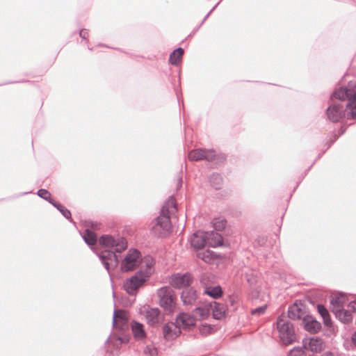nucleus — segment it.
I'll return each mask as SVG.
<instances>
[{
    "mask_svg": "<svg viewBox=\"0 0 356 356\" xmlns=\"http://www.w3.org/2000/svg\"><path fill=\"white\" fill-rule=\"evenodd\" d=\"M335 99L337 100L336 98L332 99V95L330 96V106L326 109V115L330 121L333 123H337L343 118L347 120L356 119V117L350 118L348 116L349 111H353L356 112L354 105L348 106V102H347L346 108H344V106L341 102H336Z\"/></svg>",
    "mask_w": 356,
    "mask_h": 356,
    "instance_id": "obj_2",
    "label": "nucleus"
},
{
    "mask_svg": "<svg viewBox=\"0 0 356 356\" xmlns=\"http://www.w3.org/2000/svg\"><path fill=\"white\" fill-rule=\"evenodd\" d=\"M302 324L304 328L310 333L315 334L321 328V324L312 316H303Z\"/></svg>",
    "mask_w": 356,
    "mask_h": 356,
    "instance_id": "obj_16",
    "label": "nucleus"
},
{
    "mask_svg": "<svg viewBox=\"0 0 356 356\" xmlns=\"http://www.w3.org/2000/svg\"><path fill=\"white\" fill-rule=\"evenodd\" d=\"M346 128L344 127L343 126H341L339 129V136H342L343 134H344V133L346 132Z\"/></svg>",
    "mask_w": 356,
    "mask_h": 356,
    "instance_id": "obj_44",
    "label": "nucleus"
},
{
    "mask_svg": "<svg viewBox=\"0 0 356 356\" xmlns=\"http://www.w3.org/2000/svg\"><path fill=\"white\" fill-rule=\"evenodd\" d=\"M88 49L92 51V48H90V47H88Z\"/></svg>",
    "mask_w": 356,
    "mask_h": 356,
    "instance_id": "obj_52",
    "label": "nucleus"
},
{
    "mask_svg": "<svg viewBox=\"0 0 356 356\" xmlns=\"http://www.w3.org/2000/svg\"><path fill=\"white\" fill-rule=\"evenodd\" d=\"M179 181L180 183H181V181H182L181 178H180Z\"/></svg>",
    "mask_w": 356,
    "mask_h": 356,
    "instance_id": "obj_50",
    "label": "nucleus"
},
{
    "mask_svg": "<svg viewBox=\"0 0 356 356\" xmlns=\"http://www.w3.org/2000/svg\"><path fill=\"white\" fill-rule=\"evenodd\" d=\"M196 257L207 264L211 263L215 258L214 253L208 250L198 251L196 254Z\"/></svg>",
    "mask_w": 356,
    "mask_h": 356,
    "instance_id": "obj_25",
    "label": "nucleus"
},
{
    "mask_svg": "<svg viewBox=\"0 0 356 356\" xmlns=\"http://www.w3.org/2000/svg\"><path fill=\"white\" fill-rule=\"evenodd\" d=\"M113 298H115V293H114V292L113 293Z\"/></svg>",
    "mask_w": 356,
    "mask_h": 356,
    "instance_id": "obj_49",
    "label": "nucleus"
},
{
    "mask_svg": "<svg viewBox=\"0 0 356 356\" xmlns=\"http://www.w3.org/2000/svg\"><path fill=\"white\" fill-rule=\"evenodd\" d=\"M356 80H349L348 85L341 87L339 90H335L332 94V99L336 98L338 101L348 100V106L354 105L356 111ZM348 116L350 118L356 117V112L349 111Z\"/></svg>",
    "mask_w": 356,
    "mask_h": 356,
    "instance_id": "obj_3",
    "label": "nucleus"
},
{
    "mask_svg": "<svg viewBox=\"0 0 356 356\" xmlns=\"http://www.w3.org/2000/svg\"><path fill=\"white\" fill-rule=\"evenodd\" d=\"M209 183L215 190H220L222 188L223 179L220 174L213 172L209 176Z\"/></svg>",
    "mask_w": 356,
    "mask_h": 356,
    "instance_id": "obj_23",
    "label": "nucleus"
},
{
    "mask_svg": "<svg viewBox=\"0 0 356 356\" xmlns=\"http://www.w3.org/2000/svg\"><path fill=\"white\" fill-rule=\"evenodd\" d=\"M109 340H110V338H108V339H106V343H107V342H108V341H109Z\"/></svg>",
    "mask_w": 356,
    "mask_h": 356,
    "instance_id": "obj_48",
    "label": "nucleus"
},
{
    "mask_svg": "<svg viewBox=\"0 0 356 356\" xmlns=\"http://www.w3.org/2000/svg\"><path fill=\"white\" fill-rule=\"evenodd\" d=\"M117 238L111 235H102L99 239V244L104 247H113Z\"/></svg>",
    "mask_w": 356,
    "mask_h": 356,
    "instance_id": "obj_29",
    "label": "nucleus"
},
{
    "mask_svg": "<svg viewBox=\"0 0 356 356\" xmlns=\"http://www.w3.org/2000/svg\"><path fill=\"white\" fill-rule=\"evenodd\" d=\"M172 339L177 338L181 334L180 326H179L177 324H175V326L172 328Z\"/></svg>",
    "mask_w": 356,
    "mask_h": 356,
    "instance_id": "obj_39",
    "label": "nucleus"
},
{
    "mask_svg": "<svg viewBox=\"0 0 356 356\" xmlns=\"http://www.w3.org/2000/svg\"><path fill=\"white\" fill-rule=\"evenodd\" d=\"M128 323V316L124 310H115L113 317V326L123 329Z\"/></svg>",
    "mask_w": 356,
    "mask_h": 356,
    "instance_id": "obj_17",
    "label": "nucleus"
},
{
    "mask_svg": "<svg viewBox=\"0 0 356 356\" xmlns=\"http://www.w3.org/2000/svg\"><path fill=\"white\" fill-rule=\"evenodd\" d=\"M118 340H120L122 342V339L120 337H118Z\"/></svg>",
    "mask_w": 356,
    "mask_h": 356,
    "instance_id": "obj_51",
    "label": "nucleus"
},
{
    "mask_svg": "<svg viewBox=\"0 0 356 356\" xmlns=\"http://www.w3.org/2000/svg\"><path fill=\"white\" fill-rule=\"evenodd\" d=\"M303 348L313 353H321L324 349V342L321 337H313L302 340Z\"/></svg>",
    "mask_w": 356,
    "mask_h": 356,
    "instance_id": "obj_13",
    "label": "nucleus"
},
{
    "mask_svg": "<svg viewBox=\"0 0 356 356\" xmlns=\"http://www.w3.org/2000/svg\"><path fill=\"white\" fill-rule=\"evenodd\" d=\"M218 6V3L216 4L213 8L209 12V13L204 17L201 24L197 26V28L193 31V33L195 34L198 29L200 28V26L204 23V22L207 19V18L209 17L211 13L213 12V10L216 8V7Z\"/></svg>",
    "mask_w": 356,
    "mask_h": 356,
    "instance_id": "obj_40",
    "label": "nucleus"
},
{
    "mask_svg": "<svg viewBox=\"0 0 356 356\" xmlns=\"http://www.w3.org/2000/svg\"><path fill=\"white\" fill-rule=\"evenodd\" d=\"M218 157L215 151L212 149H196L188 153V159L191 161L206 160L214 161Z\"/></svg>",
    "mask_w": 356,
    "mask_h": 356,
    "instance_id": "obj_11",
    "label": "nucleus"
},
{
    "mask_svg": "<svg viewBox=\"0 0 356 356\" xmlns=\"http://www.w3.org/2000/svg\"><path fill=\"white\" fill-rule=\"evenodd\" d=\"M144 263L145 264L146 268L144 270H142L143 271H150L151 275L153 273L152 267L155 263L154 259L150 257L147 256L144 258Z\"/></svg>",
    "mask_w": 356,
    "mask_h": 356,
    "instance_id": "obj_34",
    "label": "nucleus"
},
{
    "mask_svg": "<svg viewBox=\"0 0 356 356\" xmlns=\"http://www.w3.org/2000/svg\"><path fill=\"white\" fill-rule=\"evenodd\" d=\"M99 260L110 274V268H116L119 264L118 255L111 250H104L97 253Z\"/></svg>",
    "mask_w": 356,
    "mask_h": 356,
    "instance_id": "obj_10",
    "label": "nucleus"
},
{
    "mask_svg": "<svg viewBox=\"0 0 356 356\" xmlns=\"http://www.w3.org/2000/svg\"><path fill=\"white\" fill-rule=\"evenodd\" d=\"M322 356H334L333 353L330 351L325 352Z\"/></svg>",
    "mask_w": 356,
    "mask_h": 356,
    "instance_id": "obj_45",
    "label": "nucleus"
},
{
    "mask_svg": "<svg viewBox=\"0 0 356 356\" xmlns=\"http://www.w3.org/2000/svg\"><path fill=\"white\" fill-rule=\"evenodd\" d=\"M198 296L196 289L193 287H185L181 293V300L185 306L196 305Z\"/></svg>",
    "mask_w": 356,
    "mask_h": 356,
    "instance_id": "obj_14",
    "label": "nucleus"
},
{
    "mask_svg": "<svg viewBox=\"0 0 356 356\" xmlns=\"http://www.w3.org/2000/svg\"><path fill=\"white\" fill-rule=\"evenodd\" d=\"M266 309H267V305H263V306H260V307H258L252 309L251 311V314L252 315H258V316H259V315L263 314L266 312Z\"/></svg>",
    "mask_w": 356,
    "mask_h": 356,
    "instance_id": "obj_38",
    "label": "nucleus"
},
{
    "mask_svg": "<svg viewBox=\"0 0 356 356\" xmlns=\"http://www.w3.org/2000/svg\"><path fill=\"white\" fill-rule=\"evenodd\" d=\"M159 305L169 313L174 311L176 306V295L170 286H163L157 290Z\"/></svg>",
    "mask_w": 356,
    "mask_h": 356,
    "instance_id": "obj_6",
    "label": "nucleus"
},
{
    "mask_svg": "<svg viewBox=\"0 0 356 356\" xmlns=\"http://www.w3.org/2000/svg\"><path fill=\"white\" fill-rule=\"evenodd\" d=\"M348 306L351 307L355 312H356V300L351 301Z\"/></svg>",
    "mask_w": 356,
    "mask_h": 356,
    "instance_id": "obj_43",
    "label": "nucleus"
},
{
    "mask_svg": "<svg viewBox=\"0 0 356 356\" xmlns=\"http://www.w3.org/2000/svg\"><path fill=\"white\" fill-rule=\"evenodd\" d=\"M337 138H338V136H337L336 134L332 133L330 135V142L328 143V145H327L325 151L331 147V145L337 140Z\"/></svg>",
    "mask_w": 356,
    "mask_h": 356,
    "instance_id": "obj_41",
    "label": "nucleus"
},
{
    "mask_svg": "<svg viewBox=\"0 0 356 356\" xmlns=\"http://www.w3.org/2000/svg\"><path fill=\"white\" fill-rule=\"evenodd\" d=\"M113 248H115V253H120L127 248V241L123 237H118Z\"/></svg>",
    "mask_w": 356,
    "mask_h": 356,
    "instance_id": "obj_28",
    "label": "nucleus"
},
{
    "mask_svg": "<svg viewBox=\"0 0 356 356\" xmlns=\"http://www.w3.org/2000/svg\"><path fill=\"white\" fill-rule=\"evenodd\" d=\"M317 310L318 314L323 318L324 324L326 325H331L330 315L326 307L323 305L318 304L317 305Z\"/></svg>",
    "mask_w": 356,
    "mask_h": 356,
    "instance_id": "obj_26",
    "label": "nucleus"
},
{
    "mask_svg": "<svg viewBox=\"0 0 356 356\" xmlns=\"http://www.w3.org/2000/svg\"><path fill=\"white\" fill-rule=\"evenodd\" d=\"M345 298L341 295L332 298L330 301L332 312L334 313L336 318L343 323H348L352 321V314L343 308Z\"/></svg>",
    "mask_w": 356,
    "mask_h": 356,
    "instance_id": "obj_8",
    "label": "nucleus"
},
{
    "mask_svg": "<svg viewBox=\"0 0 356 356\" xmlns=\"http://www.w3.org/2000/svg\"><path fill=\"white\" fill-rule=\"evenodd\" d=\"M238 296L233 293V294L229 295L227 296L225 305H228V308L230 307L233 310H235V309H236L237 306H238Z\"/></svg>",
    "mask_w": 356,
    "mask_h": 356,
    "instance_id": "obj_32",
    "label": "nucleus"
},
{
    "mask_svg": "<svg viewBox=\"0 0 356 356\" xmlns=\"http://www.w3.org/2000/svg\"><path fill=\"white\" fill-rule=\"evenodd\" d=\"M142 261L140 252L136 249H130L121 261L120 268L123 272L134 270Z\"/></svg>",
    "mask_w": 356,
    "mask_h": 356,
    "instance_id": "obj_9",
    "label": "nucleus"
},
{
    "mask_svg": "<svg viewBox=\"0 0 356 356\" xmlns=\"http://www.w3.org/2000/svg\"><path fill=\"white\" fill-rule=\"evenodd\" d=\"M207 234V232L202 231L195 232L190 239L191 247L195 250H203L206 245Z\"/></svg>",
    "mask_w": 356,
    "mask_h": 356,
    "instance_id": "obj_15",
    "label": "nucleus"
},
{
    "mask_svg": "<svg viewBox=\"0 0 356 356\" xmlns=\"http://www.w3.org/2000/svg\"><path fill=\"white\" fill-rule=\"evenodd\" d=\"M276 324L280 340L285 346L290 345L296 341L295 330L289 321L281 316L277 318Z\"/></svg>",
    "mask_w": 356,
    "mask_h": 356,
    "instance_id": "obj_5",
    "label": "nucleus"
},
{
    "mask_svg": "<svg viewBox=\"0 0 356 356\" xmlns=\"http://www.w3.org/2000/svg\"><path fill=\"white\" fill-rule=\"evenodd\" d=\"M144 353L149 355L150 356H157V348L152 346H147L144 349Z\"/></svg>",
    "mask_w": 356,
    "mask_h": 356,
    "instance_id": "obj_37",
    "label": "nucleus"
},
{
    "mask_svg": "<svg viewBox=\"0 0 356 356\" xmlns=\"http://www.w3.org/2000/svg\"><path fill=\"white\" fill-rule=\"evenodd\" d=\"M176 207L175 200H169L165 205L162 207L161 214L156 219V222L152 228V232L159 238H163L168 235L171 229V222L169 213V208Z\"/></svg>",
    "mask_w": 356,
    "mask_h": 356,
    "instance_id": "obj_1",
    "label": "nucleus"
},
{
    "mask_svg": "<svg viewBox=\"0 0 356 356\" xmlns=\"http://www.w3.org/2000/svg\"><path fill=\"white\" fill-rule=\"evenodd\" d=\"M83 238L85 243L90 246L95 245L97 241V235L95 233L89 229H86L85 234L83 236Z\"/></svg>",
    "mask_w": 356,
    "mask_h": 356,
    "instance_id": "obj_27",
    "label": "nucleus"
},
{
    "mask_svg": "<svg viewBox=\"0 0 356 356\" xmlns=\"http://www.w3.org/2000/svg\"><path fill=\"white\" fill-rule=\"evenodd\" d=\"M37 195L42 198L44 200H47L48 202H54L55 200L51 198V193L46 189L40 188L38 191Z\"/></svg>",
    "mask_w": 356,
    "mask_h": 356,
    "instance_id": "obj_33",
    "label": "nucleus"
},
{
    "mask_svg": "<svg viewBox=\"0 0 356 356\" xmlns=\"http://www.w3.org/2000/svg\"><path fill=\"white\" fill-rule=\"evenodd\" d=\"M79 36L84 40H86L88 36V31L87 29H83L79 31Z\"/></svg>",
    "mask_w": 356,
    "mask_h": 356,
    "instance_id": "obj_42",
    "label": "nucleus"
},
{
    "mask_svg": "<svg viewBox=\"0 0 356 356\" xmlns=\"http://www.w3.org/2000/svg\"><path fill=\"white\" fill-rule=\"evenodd\" d=\"M150 276V271L138 270L124 282L123 288L129 295L135 296L139 288L149 280Z\"/></svg>",
    "mask_w": 356,
    "mask_h": 356,
    "instance_id": "obj_4",
    "label": "nucleus"
},
{
    "mask_svg": "<svg viewBox=\"0 0 356 356\" xmlns=\"http://www.w3.org/2000/svg\"><path fill=\"white\" fill-rule=\"evenodd\" d=\"M288 316L291 320H299L303 319V316H306V315L302 309L296 303H294L289 307Z\"/></svg>",
    "mask_w": 356,
    "mask_h": 356,
    "instance_id": "obj_21",
    "label": "nucleus"
},
{
    "mask_svg": "<svg viewBox=\"0 0 356 356\" xmlns=\"http://www.w3.org/2000/svg\"><path fill=\"white\" fill-rule=\"evenodd\" d=\"M176 324L184 329L194 325V319L188 314L181 313L176 318Z\"/></svg>",
    "mask_w": 356,
    "mask_h": 356,
    "instance_id": "obj_19",
    "label": "nucleus"
},
{
    "mask_svg": "<svg viewBox=\"0 0 356 356\" xmlns=\"http://www.w3.org/2000/svg\"><path fill=\"white\" fill-rule=\"evenodd\" d=\"M353 343L356 346V332L352 336Z\"/></svg>",
    "mask_w": 356,
    "mask_h": 356,
    "instance_id": "obj_46",
    "label": "nucleus"
},
{
    "mask_svg": "<svg viewBox=\"0 0 356 356\" xmlns=\"http://www.w3.org/2000/svg\"><path fill=\"white\" fill-rule=\"evenodd\" d=\"M207 309L197 307L195 309V314L202 318H204L209 312H212L213 317L215 319L220 320L226 316V312L228 309V305L216 301H211L207 305Z\"/></svg>",
    "mask_w": 356,
    "mask_h": 356,
    "instance_id": "obj_7",
    "label": "nucleus"
},
{
    "mask_svg": "<svg viewBox=\"0 0 356 356\" xmlns=\"http://www.w3.org/2000/svg\"><path fill=\"white\" fill-rule=\"evenodd\" d=\"M145 318L148 324L154 325L159 322L160 311L158 308H148L146 311Z\"/></svg>",
    "mask_w": 356,
    "mask_h": 356,
    "instance_id": "obj_20",
    "label": "nucleus"
},
{
    "mask_svg": "<svg viewBox=\"0 0 356 356\" xmlns=\"http://www.w3.org/2000/svg\"><path fill=\"white\" fill-rule=\"evenodd\" d=\"M204 295H207L213 299H218L222 297L223 295V291L222 287L220 285H217L215 286H206L204 290Z\"/></svg>",
    "mask_w": 356,
    "mask_h": 356,
    "instance_id": "obj_22",
    "label": "nucleus"
},
{
    "mask_svg": "<svg viewBox=\"0 0 356 356\" xmlns=\"http://www.w3.org/2000/svg\"><path fill=\"white\" fill-rule=\"evenodd\" d=\"M193 282V277L190 273H186L183 275L177 273L171 277L170 284L172 287L180 289L190 287Z\"/></svg>",
    "mask_w": 356,
    "mask_h": 356,
    "instance_id": "obj_12",
    "label": "nucleus"
},
{
    "mask_svg": "<svg viewBox=\"0 0 356 356\" xmlns=\"http://www.w3.org/2000/svg\"><path fill=\"white\" fill-rule=\"evenodd\" d=\"M183 54L184 49L181 47L175 49L170 55V63L175 66L178 65L179 61L181 60Z\"/></svg>",
    "mask_w": 356,
    "mask_h": 356,
    "instance_id": "obj_24",
    "label": "nucleus"
},
{
    "mask_svg": "<svg viewBox=\"0 0 356 356\" xmlns=\"http://www.w3.org/2000/svg\"><path fill=\"white\" fill-rule=\"evenodd\" d=\"M227 224V220L225 219H216L213 222V227L216 230L222 231L223 230Z\"/></svg>",
    "mask_w": 356,
    "mask_h": 356,
    "instance_id": "obj_35",
    "label": "nucleus"
},
{
    "mask_svg": "<svg viewBox=\"0 0 356 356\" xmlns=\"http://www.w3.org/2000/svg\"><path fill=\"white\" fill-rule=\"evenodd\" d=\"M50 204L53 205L55 208H56L65 218H71V212L63 204L56 201H54V202H50Z\"/></svg>",
    "mask_w": 356,
    "mask_h": 356,
    "instance_id": "obj_30",
    "label": "nucleus"
},
{
    "mask_svg": "<svg viewBox=\"0 0 356 356\" xmlns=\"http://www.w3.org/2000/svg\"><path fill=\"white\" fill-rule=\"evenodd\" d=\"M28 193H29L25 192V193H23V195L28 194Z\"/></svg>",
    "mask_w": 356,
    "mask_h": 356,
    "instance_id": "obj_53",
    "label": "nucleus"
},
{
    "mask_svg": "<svg viewBox=\"0 0 356 356\" xmlns=\"http://www.w3.org/2000/svg\"><path fill=\"white\" fill-rule=\"evenodd\" d=\"M131 331L134 338L137 340L143 339L147 337L144 325L136 321H132L131 323Z\"/></svg>",
    "mask_w": 356,
    "mask_h": 356,
    "instance_id": "obj_18",
    "label": "nucleus"
},
{
    "mask_svg": "<svg viewBox=\"0 0 356 356\" xmlns=\"http://www.w3.org/2000/svg\"><path fill=\"white\" fill-rule=\"evenodd\" d=\"M175 326V323H166L163 326V335L166 340L172 339V328Z\"/></svg>",
    "mask_w": 356,
    "mask_h": 356,
    "instance_id": "obj_31",
    "label": "nucleus"
},
{
    "mask_svg": "<svg viewBox=\"0 0 356 356\" xmlns=\"http://www.w3.org/2000/svg\"><path fill=\"white\" fill-rule=\"evenodd\" d=\"M325 152V150H324L321 154H319L318 157L316 158V159L314 161H313V163H315V161H317L318 159H320L321 155L323 154Z\"/></svg>",
    "mask_w": 356,
    "mask_h": 356,
    "instance_id": "obj_47",
    "label": "nucleus"
},
{
    "mask_svg": "<svg viewBox=\"0 0 356 356\" xmlns=\"http://www.w3.org/2000/svg\"><path fill=\"white\" fill-rule=\"evenodd\" d=\"M212 235L214 239L213 243H211V246L217 247L222 246L223 245V238L222 236L218 233H213Z\"/></svg>",
    "mask_w": 356,
    "mask_h": 356,
    "instance_id": "obj_36",
    "label": "nucleus"
}]
</instances>
